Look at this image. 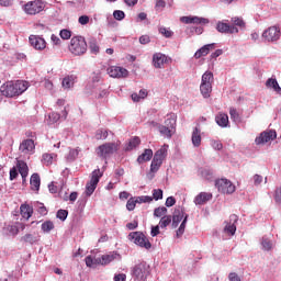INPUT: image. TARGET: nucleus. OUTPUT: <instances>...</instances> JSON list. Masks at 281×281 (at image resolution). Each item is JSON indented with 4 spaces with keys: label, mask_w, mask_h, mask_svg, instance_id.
Wrapping results in <instances>:
<instances>
[{
    "label": "nucleus",
    "mask_w": 281,
    "mask_h": 281,
    "mask_svg": "<svg viewBox=\"0 0 281 281\" xmlns=\"http://www.w3.org/2000/svg\"><path fill=\"white\" fill-rule=\"evenodd\" d=\"M138 41L140 45H148V43H150V36L142 35Z\"/></svg>",
    "instance_id": "63"
},
{
    "label": "nucleus",
    "mask_w": 281,
    "mask_h": 281,
    "mask_svg": "<svg viewBox=\"0 0 281 281\" xmlns=\"http://www.w3.org/2000/svg\"><path fill=\"white\" fill-rule=\"evenodd\" d=\"M30 88V83L23 80L8 81L0 87L2 95L5 98H16L23 95Z\"/></svg>",
    "instance_id": "1"
},
{
    "label": "nucleus",
    "mask_w": 281,
    "mask_h": 281,
    "mask_svg": "<svg viewBox=\"0 0 281 281\" xmlns=\"http://www.w3.org/2000/svg\"><path fill=\"white\" fill-rule=\"evenodd\" d=\"M229 115L231 120L235 122V124H239L240 122V114H238V111L235 108L229 109Z\"/></svg>",
    "instance_id": "43"
},
{
    "label": "nucleus",
    "mask_w": 281,
    "mask_h": 281,
    "mask_svg": "<svg viewBox=\"0 0 281 281\" xmlns=\"http://www.w3.org/2000/svg\"><path fill=\"white\" fill-rule=\"evenodd\" d=\"M216 30L221 34H229V24L218 21L216 24Z\"/></svg>",
    "instance_id": "39"
},
{
    "label": "nucleus",
    "mask_w": 281,
    "mask_h": 281,
    "mask_svg": "<svg viewBox=\"0 0 281 281\" xmlns=\"http://www.w3.org/2000/svg\"><path fill=\"white\" fill-rule=\"evenodd\" d=\"M120 146H122V142L120 140L104 143L97 148L95 153L100 159H111L120 150Z\"/></svg>",
    "instance_id": "2"
},
{
    "label": "nucleus",
    "mask_w": 281,
    "mask_h": 281,
    "mask_svg": "<svg viewBox=\"0 0 281 281\" xmlns=\"http://www.w3.org/2000/svg\"><path fill=\"white\" fill-rule=\"evenodd\" d=\"M100 177H102V173H100V169L92 172L91 180L86 186L87 196H91V194L95 192V188L98 187V183H100Z\"/></svg>",
    "instance_id": "10"
},
{
    "label": "nucleus",
    "mask_w": 281,
    "mask_h": 281,
    "mask_svg": "<svg viewBox=\"0 0 281 281\" xmlns=\"http://www.w3.org/2000/svg\"><path fill=\"white\" fill-rule=\"evenodd\" d=\"M168 213V209L166 206H159L154 210V216L156 218H164L166 214Z\"/></svg>",
    "instance_id": "40"
},
{
    "label": "nucleus",
    "mask_w": 281,
    "mask_h": 281,
    "mask_svg": "<svg viewBox=\"0 0 281 281\" xmlns=\"http://www.w3.org/2000/svg\"><path fill=\"white\" fill-rule=\"evenodd\" d=\"M212 49H216L215 43L206 44V45L202 46L201 48H199L194 54V58L199 59V58H202V56H207V54H210V52H212Z\"/></svg>",
    "instance_id": "19"
},
{
    "label": "nucleus",
    "mask_w": 281,
    "mask_h": 281,
    "mask_svg": "<svg viewBox=\"0 0 281 281\" xmlns=\"http://www.w3.org/2000/svg\"><path fill=\"white\" fill-rule=\"evenodd\" d=\"M128 240L134 243V245L142 247L143 249H150L153 247V244H150V240H148V237H146V235H144V233L142 232L130 233Z\"/></svg>",
    "instance_id": "5"
},
{
    "label": "nucleus",
    "mask_w": 281,
    "mask_h": 281,
    "mask_svg": "<svg viewBox=\"0 0 281 281\" xmlns=\"http://www.w3.org/2000/svg\"><path fill=\"white\" fill-rule=\"evenodd\" d=\"M276 137H278V135L276 134V131L262 132L259 136L256 137L255 144H257V146H260L262 144L273 142Z\"/></svg>",
    "instance_id": "11"
},
{
    "label": "nucleus",
    "mask_w": 281,
    "mask_h": 281,
    "mask_svg": "<svg viewBox=\"0 0 281 281\" xmlns=\"http://www.w3.org/2000/svg\"><path fill=\"white\" fill-rule=\"evenodd\" d=\"M153 159V149H145L144 153L138 156L137 161L144 164L145 161H150Z\"/></svg>",
    "instance_id": "32"
},
{
    "label": "nucleus",
    "mask_w": 281,
    "mask_h": 281,
    "mask_svg": "<svg viewBox=\"0 0 281 281\" xmlns=\"http://www.w3.org/2000/svg\"><path fill=\"white\" fill-rule=\"evenodd\" d=\"M78 155H80V149H70L69 154L66 156L67 161H76L78 159Z\"/></svg>",
    "instance_id": "42"
},
{
    "label": "nucleus",
    "mask_w": 281,
    "mask_h": 281,
    "mask_svg": "<svg viewBox=\"0 0 281 281\" xmlns=\"http://www.w3.org/2000/svg\"><path fill=\"white\" fill-rule=\"evenodd\" d=\"M68 215H69V212L67 210H59L57 212L56 217L59 218V221H67Z\"/></svg>",
    "instance_id": "53"
},
{
    "label": "nucleus",
    "mask_w": 281,
    "mask_h": 281,
    "mask_svg": "<svg viewBox=\"0 0 281 281\" xmlns=\"http://www.w3.org/2000/svg\"><path fill=\"white\" fill-rule=\"evenodd\" d=\"M52 229H54V222L46 221L42 224V232H44V234H49Z\"/></svg>",
    "instance_id": "46"
},
{
    "label": "nucleus",
    "mask_w": 281,
    "mask_h": 281,
    "mask_svg": "<svg viewBox=\"0 0 281 281\" xmlns=\"http://www.w3.org/2000/svg\"><path fill=\"white\" fill-rule=\"evenodd\" d=\"M158 131H159L160 135H162V137H167V139H170V137H172V134L175 133V130H172L166 125H160L158 127Z\"/></svg>",
    "instance_id": "33"
},
{
    "label": "nucleus",
    "mask_w": 281,
    "mask_h": 281,
    "mask_svg": "<svg viewBox=\"0 0 281 281\" xmlns=\"http://www.w3.org/2000/svg\"><path fill=\"white\" fill-rule=\"evenodd\" d=\"M188 224V215L184 216L182 223L180 224L179 228L176 232L177 238H181L186 233V225Z\"/></svg>",
    "instance_id": "38"
},
{
    "label": "nucleus",
    "mask_w": 281,
    "mask_h": 281,
    "mask_svg": "<svg viewBox=\"0 0 281 281\" xmlns=\"http://www.w3.org/2000/svg\"><path fill=\"white\" fill-rule=\"evenodd\" d=\"M30 183H31V190H35V191L41 190V176H38V173H33L31 176Z\"/></svg>",
    "instance_id": "27"
},
{
    "label": "nucleus",
    "mask_w": 281,
    "mask_h": 281,
    "mask_svg": "<svg viewBox=\"0 0 281 281\" xmlns=\"http://www.w3.org/2000/svg\"><path fill=\"white\" fill-rule=\"evenodd\" d=\"M135 200H136V203H150V202H153V198L150 195H140V196H137Z\"/></svg>",
    "instance_id": "47"
},
{
    "label": "nucleus",
    "mask_w": 281,
    "mask_h": 281,
    "mask_svg": "<svg viewBox=\"0 0 281 281\" xmlns=\"http://www.w3.org/2000/svg\"><path fill=\"white\" fill-rule=\"evenodd\" d=\"M228 280L229 281H240V277L236 272H231L228 274Z\"/></svg>",
    "instance_id": "64"
},
{
    "label": "nucleus",
    "mask_w": 281,
    "mask_h": 281,
    "mask_svg": "<svg viewBox=\"0 0 281 281\" xmlns=\"http://www.w3.org/2000/svg\"><path fill=\"white\" fill-rule=\"evenodd\" d=\"M69 52L75 56H82L87 53V41L82 36H75L70 41Z\"/></svg>",
    "instance_id": "4"
},
{
    "label": "nucleus",
    "mask_w": 281,
    "mask_h": 281,
    "mask_svg": "<svg viewBox=\"0 0 281 281\" xmlns=\"http://www.w3.org/2000/svg\"><path fill=\"white\" fill-rule=\"evenodd\" d=\"M168 63V56L162 53H155L153 55L151 65L155 67V69H164V67Z\"/></svg>",
    "instance_id": "12"
},
{
    "label": "nucleus",
    "mask_w": 281,
    "mask_h": 281,
    "mask_svg": "<svg viewBox=\"0 0 281 281\" xmlns=\"http://www.w3.org/2000/svg\"><path fill=\"white\" fill-rule=\"evenodd\" d=\"M34 148H36V146L34 145V140L30 138L23 140L20 144V151L23 153V155H30L34 153Z\"/></svg>",
    "instance_id": "17"
},
{
    "label": "nucleus",
    "mask_w": 281,
    "mask_h": 281,
    "mask_svg": "<svg viewBox=\"0 0 281 281\" xmlns=\"http://www.w3.org/2000/svg\"><path fill=\"white\" fill-rule=\"evenodd\" d=\"M200 93L203 98H210L212 93V83H200Z\"/></svg>",
    "instance_id": "28"
},
{
    "label": "nucleus",
    "mask_w": 281,
    "mask_h": 281,
    "mask_svg": "<svg viewBox=\"0 0 281 281\" xmlns=\"http://www.w3.org/2000/svg\"><path fill=\"white\" fill-rule=\"evenodd\" d=\"M59 36L63 41H69L71 38V31L64 29L59 32Z\"/></svg>",
    "instance_id": "49"
},
{
    "label": "nucleus",
    "mask_w": 281,
    "mask_h": 281,
    "mask_svg": "<svg viewBox=\"0 0 281 281\" xmlns=\"http://www.w3.org/2000/svg\"><path fill=\"white\" fill-rule=\"evenodd\" d=\"M201 131L199 127H194L191 135V142L194 148H199L201 146Z\"/></svg>",
    "instance_id": "24"
},
{
    "label": "nucleus",
    "mask_w": 281,
    "mask_h": 281,
    "mask_svg": "<svg viewBox=\"0 0 281 281\" xmlns=\"http://www.w3.org/2000/svg\"><path fill=\"white\" fill-rule=\"evenodd\" d=\"M45 10V2L43 0L29 1L23 5V11L25 14L34 16L41 14Z\"/></svg>",
    "instance_id": "6"
},
{
    "label": "nucleus",
    "mask_w": 281,
    "mask_h": 281,
    "mask_svg": "<svg viewBox=\"0 0 281 281\" xmlns=\"http://www.w3.org/2000/svg\"><path fill=\"white\" fill-rule=\"evenodd\" d=\"M31 47H34V49L43 50L47 47V43L45 42V38L36 35H31L29 37Z\"/></svg>",
    "instance_id": "16"
},
{
    "label": "nucleus",
    "mask_w": 281,
    "mask_h": 281,
    "mask_svg": "<svg viewBox=\"0 0 281 281\" xmlns=\"http://www.w3.org/2000/svg\"><path fill=\"white\" fill-rule=\"evenodd\" d=\"M89 47L92 54H98V52H100V46H98V43L95 42V40L90 41Z\"/></svg>",
    "instance_id": "54"
},
{
    "label": "nucleus",
    "mask_w": 281,
    "mask_h": 281,
    "mask_svg": "<svg viewBox=\"0 0 281 281\" xmlns=\"http://www.w3.org/2000/svg\"><path fill=\"white\" fill-rule=\"evenodd\" d=\"M164 126H167L168 128L175 131L177 126V116L175 114H168L167 119L165 120Z\"/></svg>",
    "instance_id": "30"
},
{
    "label": "nucleus",
    "mask_w": 281,
    "mask_h": 281,
    "mask_svg": "<svg viewBox=\"0 0 281 281\" xmlns=\"http://www.w3.org/2000/svg\"><path fill=\"white\" fill-rule=\"evenodd\" d=\"M48 120H49L50 124H56V122H58V120H60V114H58L57 112H52L48 115Z\"/></svg>",
    "instance_id": "55"
},
{
    "label": "nucleus",
    "mask_w": 281,
    "mask_h": 281,
    "mask_svg": "<svg viewBox=\"0 0 281 281\" xmlns=\"http://www.w3.org/2000/svg\"><path fill=\"white\" fill-rule=\"evenodd\" d=\"M215 122L218 124L222 128H227L229 126V116L225 113H218L215 116Z\"/></svg>",
    "instance_id": "23"
},
{
    "label": "nucleus",
    "mask_w": 281,
    "mask_h": 281,
    "mask_svg": "<svg viewBox=\"0 0 281 281\" xmlns=\"http://www.w3.org/2000/svg\"><path fill=\"white\" fill-rule=\"evenodd\" d=\"M181 23H186L187 25H207L210 23L209 19L200 18V16H182L180 18Z\"/></svg>",
    "instance_id": "14"
},
{
    "label": "nucleus",
    "mask_w": 281,
    "mask_h": 281,
    "mask_svg": "<svg viewBox=\"0 0 281 281\" xmlns=\"http://www.w3.org/2000/svg\"><path fill=\"white\" fill-rule=\"evenodd\" d=\"M170 223H172V216L164 215L159 221V227H161V229H164V228L168 227V225H170Z\"/></svg>",
    "instance_id": "41"
},
{
    "label": "nucleus",
    "mask_w": 281,
    "mask_h": 281,
    "mask_svg": "<svg viewBox=\"0 0 281 281\" xmlns=\"http://www.w3.org/2000/svg\"><path fill=\"white\" fill-rule=\"evenodd\" d=\"M266 87H267V89H273V91H276V93H279L281 95V88H280V85L278 83L277 78H269L266 81Z\"/></svg>",
    "instance_id": "25"
},
{
    "label": "nucleus",
    "mask_w": 281,
    "mask_h": 281,
    "mask_svg": "<svg viewBox=\"0 0 281 281\" xmlns=\"http://www.w3.org/2000/svg\"><path fill=\"white\" fill-rule=\"evenodd\" d=\"M232 23H233V25H236L237 27H245V21L240 18H233Z\"/></svg>",
    "instance_id": "57"
},
{
    "label": "nucleus",
    "mask_w": 281,
    "mask_h": 281,
    "mask_svg": "<svg viewBox=\"0 0 281 281\" xmlns=\"http://www.w3.org/2000/svg\"><path fill=\"white\" fill-rule=\"evenodd\" d=\"M76 78L74 76H67L63 79L61 86L64 89H71L74 87Z\"/></svg>",
    "instance_id": "37"
},
{
    "label": "nucleus",
    "mask_w": 281,
    "mask_h": 281,
    "mask_svg": "<svg viewBox=\"0 0 281 281\" xmlns=\"http://www.w3.org/2000/svg\"><path fill=\"white\" fill-rule=\"evenodd\" d=\"M225 223L226 225L224 227V234H228V236H234V234H236V223H238V215H231L229 221Z\"/></svg>",
    "instance_id": "15"
},
{
    "label": "nucleus",
    "mask_w": 281,
    "mask_h": 281,
    "mask_svg": "<svg viewBox=\"0 0 281 281\" xmlns=\"http://www.w3.org/2000/svg\"><path fill=\"white\" fill-rule=\"evenodd\" d=\"M260 245L263 251H271L273 249V240L271 238L263 236L260 240Z\"/></svg>",
    "instance_id": "29"
},
{
    "label": "nucleus",
    "mask_w": 281,
    "mask_h": 281,
    "mask_svg": "<svg viewBox=\"0 0 281 281\" xmlns=\"http://www.w3.org/2000/svg\"><path fill=\"white\" fill-rule=\"evenodd\" d=\"M18 170L22 177V179H25V177H27V172H29V168H27V164L23 162V161H18Z\"/></svg>",
    "instance_id": "36"
},
{
    "label": "nucleus",
    "mask_w": 281,
    "mask_h": 281,
    "mask_svg": "<svg viewBox=\"0 0 281 281\" xmlns=\"http://www.w3.org/2000/svg\"><path fill=\"white\" fill-rule=\"evenodd\" d=\"M186 215L187 214L181 206L177 207L172 216V227H179V224L186 218Z\"/></svg>",
    "instance_id": "18"
},
{
    "label": "nucleus",
    "mask_w": 281,
    "mask_h": 281,
    "mask_svg": "<svg viewBox=\"0 0 281 281\" xmlns=\"http://www.w3.org/2000/svg\"><path fill=\"white\" fill-rule=\"evenodd\" d=\"M159 33L162 34V36H165V38H170L172 36V31H170L169 29H166L164 26H161L159 29Z\"/></svg>",
    "instance_id": "56"
},
{
    "label": "nucleus",
    "mask_w": 281,
    "mask_h": 281,
    "mask_svg": "<svg viewBox=\"0 0 281 281\" xmlns=\"http://www.w3.org/2000/svg\"><path fill=\"white\" fill-rule=\"evenodd\" d=\"M212 193L201 192L194 198L195 205H205L207 201H211Z\"/></svg>",
    "instance_id": "21"
},
{
    "label": "nucleus",
    "mask_w": 281,
    "mask_h": 281,
    "mask_svg": "<svg viewBox=\"0 0 281 281\" xmlns=\"http://www.w3.org/2000/svg\"><path fill=\"white\" fill-rule=\"evenodd\" d=\"M166 8V0H156L155 10L156 12H162Z\"/></svg>",
    "instance_id": "50"
},
{
    "label": "nucleus",
    "mask_w": 281,
    "mask_h": 281,
    "mask_svg": "<svg viewBox=\"0 0 281 281\" xmlns=\"http://www.w3.org/2000/svg\"><path fill=\"white\" fill-rule=\"evenodd\" d=\"M86 266L89 268L98 267L100 265V257L95 258L93 256L86 257Z\"/></svg>",
    "instance_id": "35"
},
{
    "label": "nucleus",
    "mask_w": 281,
    "mask_h": 281,
    "mask_svg": "<svg viewBox=\"0 0 281 281\" xmlns=\"http://www.w3.org/2000/svg\"><path fill=\"white\" fill-rule=\"evenodd\" d=\"M280 27L279 26H270L262 33V38L267 41V43H276V41H280Z\"/></svg>",
    "instance_id": "9"
},
{
    "label": "nucleus",
    "mask_w": 281,
    "mask_h": 281,
    "mask_svg": "<svg viewBox=\"0 0 281 281\" xmlns=\"http://www.w3.org/2000/svg\"><path fill=\"white\" fill-rule=\"evenodd\" d=\"M100 80H102V75L100 72H93L91 76V82H92V85L90 86L91 89H95V87H98V82H100Z\"/></svg>",
    "instance_id": "44"
},
{
    "label": "nucleus",
    "mask_w": 281,
    "mask_h": 281,
    "mask_svg": "<svg viewBox=\"0 0 281 281\" xmlns=\"http://www.w3.org/2000/svg\"><path fill=\"white\" fill-rule=\"evenodd\" d=\"M212 175L213 172L211 171V169H202L201 170V176L206 179L207 181H210V179H212Z\"/></svg>",
    "instance_id": "59"
},
{
    "label": "nucleus",
    "mask_w": 281,
    "mask_h": 281,
    "mask_svg": "<svg viewBox=\"0 0 281 281\" xmlns=\"http://www.w3.org/2000/svg\"><path fill=\"white\" fill-rule=\"evenodd\" d=\"M21 240L23 243H27L29 245H35V243H38V240H41V235H38V233H29L25 234Z\"/></svg>",
    "instance_id": "22"
},
{
    "label": "nucleus",
    "mask_w": 281,
    "mask_h": 281,
    "mask_svg": "<svg viewBox=\"0 0 281 281\" xmlns=\"http://www.w3.org/2000/svg\"><path fill=\"white\" fill-rule=\"evenodd\" d=\"M215 187L222 194H234L236 192V186L227 178L216 180Z\"/></svg>",
    "instance_id": "7"
},
{
    "label": "nucleus",
    "mask_w": 281,
    "mask_h": 281,
    "mask_svg": "<svg viewBox=\"0 0 281 281\" xmlns=\"http://www.w3.org/2000/svg\"><path fill=\"white\" fill-rule=\"evenodd\" d=\"M89 21H90L89 15H81L78 19V23L80 25H87L89 23Z\"/></svg>",
    "instance_id": "60"
},
{
    "label": "nucleus",
    "mask_w": 281,
    "mask_h": 281,
    "mask_svg": "<svg viewBox=\"0 0 281 281\" xmlns=\"http://www.w3.org/2000/svg\"><path fill=\"white\" fill-rule=\"evenodd\" d=\"M165 157H168V145H164L155 153L150 165V179H153V177H155V172H158L159 168H161V164H164Z\"/></svg>",
    "instance_id": "3"
},
{
    "label": "nucleus",
    "mask_w": 281,
    "mask_h": 281,
    "mask_svg": "<svg viewBox=\"0 0 281 281\" xmlns=\"http://www.w3.org/2000/svg\"><path fill=\"white\" fill-rule=\"evenodd\" d=\"M113 16L116 21H124V18L126 16V14L124 13V11L122 10H115L113 12Z\"/></svg>",
    "instance_id": "52"
},
{
    "label": "nucleus",
    "mask_w": 281,
    "mask_h": 281,
    "mask_svg": "<svg viewBox=\"0 0 281 281\" xmlns=\"http://www.w3.org/2000/svg\"><path fill=\"white\" fill-rule=\"evenodd\" d=\"M36 207L37 212L42 214V216H45V214H47V207H45V204L37 202Z\"/></svg>",
    "instance_id": "58"
},
{
    "label": "nucleus",
    "mask_w": 281,
    "mask_h": 281,
    "mask_svg": "<svg viewBox=\"0 0 281 281\" xmlns=\"http://www.w3.org/2000/svg\"><path fill=\"white\" fill-rule=\"evenodd\" d=\"M135 205H137L136 200H128L126 204L128 212H133V210H135Z\"/></svg>",
    "instance_id": "61"
},
{
    "label": "nucleus",
    "mask_w": 281,
    "mask_h": 281,
    "mask_svg": "<svg viewBox=\"0 0 281 281\" xmlns=\"http://www.w3.org/2000/svg\"><path fill=\"white\" fill-rule=\"evenodd\" d=\"M133 276L135 280L146 281L150 276V268L146 263H138L133 268Z\"/></svg>",
    "instance_id": "8"
},
{
    "label": "nucleus",
    "mask_w": 281,
    "mask_h": 281,
    "mask_svg": "<svg viewBox=\"0 0 281 281\" xmlns=\"http://www.w3.org/2000/svg\"><path fill=\"white\" fill-rule=\"evenodd\" d=\"M108 74L111 78H126L128 70L120 66H111L108 68Z\"/></svg>",
    "instance_id": "13"
},
{
    "label": "nucleus",
    "mask_w": 281,
    "mask_h": 281,
    "mask_svg": "<svg viewBox=\"0 0 281 281\" xmlns=\"http://www.w3.org/2000/svg\"><path fill=\"white\" fill-rule=\"evenodd\" d=\"M201 83L204 85H214V74L210 70H206L201 78Z\"/></svg>",
    "instance_id": "31"
},
{
    "label": "nucleus",
    "mask_w": 281,
    "mask_h": 281,
    "mask_svg": "<svg viewBox=\"0 0 281 281\" xmlns=\"http://www.w3.org/2000/svg\"><path fill=\"white\" fill-rule=\"evenodd\" d=\"M140 142L142 140L137 136L131 138L130 142L125 145V150H134L135 147L139 146Z\"/></svg>",
    "instance_id": "34"
},
{
    "label": "nucleus",
    "mask_w": 281,
    "mask_h": 281,
    "mask_svg": "<svg viewBox=\"0 0 281 281\" xmlns=\"http://www.w3.org/2000/svg\"><path fill=\"white\" fill-rule=\"evenodd\" d=\"M116 258H120V254L117 252H110L108 255H103L99 257V265H101L102 267L111 265V262H113V260H116Z\"/></svg>",
    "instance_id": "20"
},
{
    "label": "nucleus",
    "mask_w": 281,
    "mask_h": 281,
    "mask_svg": "<svg viewBox=\"0 0 281 281\" xmlns=\"http://www.w3.org/2000/svg\"><path fill=\"white\" fill-rule=\"evenodd\" d=\"M95 139H106V137H109V131L104 130V128H100L97 130L95 135H94Z\"/></svg>",
    "instance_id": "45"
},
{
    "label": "nucleus",
    "mask_w": 281,
    "mask_h": 281,
    "mask_svg": "<svg viewBox=\"0 0 281 281\" xmlns=\"http://www.w3.org/2000/svg\"><path fill=\"white\" fill-rule=\"evenodd\" d=\"M21 215L29 221L32 217V214L34 213V209L27 204H22L20 207Z\"/></svg>",
    "instance_id": "26"
},
{
    "label": "nucleus",
    "mask_w": 281,
    "mask_h": 281,
    "mask_svg": "<svg viewBox=\"0 0 281 281\" xmlns=\"http://www.w3.org/2000/svg\"><path fill=\"white\" fill-rule=\"evenodd\" d=\"M153 196H154L155 201H159V200L164 199V191L161 189H154Z\"/></svg>",
    "instance_id": "51"
},
{
    "label": "nucleus",
    "mask_w": 281,
    "mask_h": 281,
    "mask_svg": "<svg viewBox=\"0 0 281 281\" xmlns=\"http://www.w3.org/2000/svg\"><path fill=\"white\" fill-rule=\"evenodd\" d=\"M276 203H281V187L277 188L274 191Z\"/></svg>",
    "instance_id": "62"
},
{
    "label": "nucleus",
    "mask_w": 281,
    "mask_h": 281,
    "mask_svg": "<svg viewBox=\"0 0 281 281\" xmlns=\"http://www.w3.org/2000/svg\"><path fill=\"white\" fill-rule=\"evenodd\" d=\"M42 161L46 166H50L52 161H54V156L52 154H44L42 156Z\"/></svg>",
    "instance_id": "48"
}]
</instances>
